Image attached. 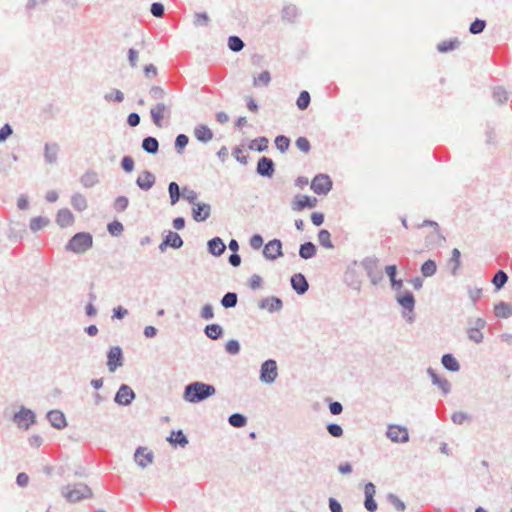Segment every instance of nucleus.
I'll use <instances>...</instances> for the list:
<instances>
[{
	"label": "nucleus",
	"instance_id": "nucleus-1",
	"mask_svg": "<svg viewBox=\"0 0 512 512\" xmlns=\"http://www.w3.org/2000/svg\"><path fill=\"white\" fill-rule=\"evenodd\" d=\"M216 394V388L200 381L192 382L185 386L183 399L188 403H199Z\"/></svg>",
	"mask_w": 512,
	"mask_h": 512
},
{
	"label": "nucleus",
	"instance_id": "nucleus-2",
	"mask_svg": "<svg viewBox=\"0 0 512 512\" xmlns=\"http://www.w3.org/2000/svg\"><path fill=\"white\" fill-rule=\"evenodd\" d=\"M93 245V237L88 232L76 233L65 245L67 251L83 254L87 252Z\"/></svg>",
	"mask_w": 512,
	"mask_h": 512
},
{
	"label": "nucleus",
	"instance_id": "nucleus-3",
	"mask_svg": "<svg viewBox=\"0 0 512 512\" xmlns=\"http://www.w3.org/2000/svg\"><path fill=\"white\" fill-rule=\"evenodd\" d=\"M361 267L366 272L370 283L374 286L378 285L383 280V272L380 267V261L375 256L365 257L360 262Z\"/></svg>",
	"mask_w": 512,
	"mask_h": 512
},
{
	"label": "nucleus",
	"instance_id": "nucleus-4",
	"mask_svg": "<svg viewBox=\"0 0 512 512\" xmlns=\"http://www.w3.org/2000/svg\"><path fill=\"white\" fill-rule=\"evenodd\" d=\"M62 495L70 502H77L92 496L91 489L83 483L67 485L62 488Z\"/></svg>",
	"mask_w": 512,
	"mask_h": 512
},
{
	"label": "nucleus",
	"instance_id": "nucleus-5",
	"mask_svg": "<svg viewBox=\"0 0 512 512\" xmlns=\"http://www.w3.org/2000/svg\"><path fill=\"white\" fill-rule=\"evenodd\" d=\"M395 299L397 303L403 308L402 316L406 319L407 322L412 323L414 321V308H415V298L413 294L405 290L401 293H396Z\"/></svg>",
	"mask_w": 512,
	"mask_h": 512
},
{
	"label": "nucleus",
	"instance_id": "nucleus-6",
	"mask_svg": "<svg viewBox=\"0 0 512 512\" xmlns=\"http://www.w3.org/2000/svg\"><path fill=\"white\" fill-rule=\"evenodd\" d=\"M278 377L277 363L273 359H268L261 364L259 379L262 383L273 384Z\"/></svg>",
	"mask_w": 512,
	"mask_h": 512
},
{
	"label": "nucleus",
	"instance_id": "nucleus-7",
	"mask_svg": "<svg viewBox=\"0 0 512 512\" xmlns=\"http://www.w3.org/2000/svg\"><path fill=\"white\" fill-rule=\"evenodd\" d=\"M311 189L318 195H326L332 189V181L328 175L318 174L311 182Z\"/></svg>",
	"mask_w": 512,
	"mask_h": 512
},
{
	"label": "nucleus",
	"instance_id": "nucleus-8",
	"mask_svg": "<svg viewBox=\"0 0 512 512\" xmlns=\"http://www.w3.org/2000/svg\"><path fill=\"white\" fill-rule=\"evenodd\" d=\"M386 436L388 439L395 443H406L409 441L408 429L401 425H388Z\"/></svg>",
	"mask_w": 512,
	"mask_h": 512
},
{
	"label": "nucleus",
	"instance_id": "nucleus-9",
	"mask_svg": "<svg viewBox=\"0 0 512 512\" xmlns=\"http://www.w3.org/2000/svg\"><path fill=\"white\" fill-rule=\"evenodd\" d=\"M35 418V413L32 410L22 407L20 411L14 415L13 421L18 427L27 430L35 423Z\"/></svg>",
	"mask_w": 512,
	"mask_h": 512
},
{
	"label": "nucleus",
	"instance_id": "nucleus-10",
	"mask_svg": "<svg viewBox=\"0 0 512 512\" xmlns=\"http://www.w3.org/2000/svg\"><path fill=\"white\" fill-rule=\"evenodd\" d=\"M107 358V368L111 373L115 372L117 368L123 365V354L119 346L110 348Z\"/></svg>",
	"mask_w": 512,
	"mask_h": 512
},
{
	"label": "nucleus",
	"instance_id": "nucleus-11",
	"mask_svg": "<svg viewBox=\"0 0 512 512\" xmlns=\"http://www.w3.org/2000/svg\"><path fill=\"white\" fill-rule=\"evenodd\" d=\"M169 114L170 106L163 102H158L150 110L152 121L157 127L162 126V120L164 119V117L169 116Z\"/></svg>",
	"mask_w": 512,
	"mask_h": 512
},
{
	"label": "nucleus",
	"instance_id": "nucleus-12",
	"mask_svg": "<svg viewBox=\"0 0 512 512\" xmlns=\"http://www.w3.org/2000/svg\"><path fill=\"white\" fill-rule=\"evenodd\" d=\"M135 397L136 394L131 387L126 384H122L115 395L114 401L119 405L127 406L132 403Z\"/></svg>",
	"mask_w": 512,
	"mask_h": 512
},
{
	"label": "nucleus",
	"instance_id": "nucleus-13",
	"mask_svg": "<svg viewBox=\"0 0 512 512\" xmlns=\"http://www.w3.org/2000/svg\"><path fill=\"white\" fill-rule=\"evenodd\" d=\"M263 255L268 260H276L278 257L282 256L281 241L278 239L269 241L263 249Z\"/></svg>",
	"mask_w": 512,
	"mask_h": 512
},
{
	"label": "nucleus",
	"instance_id": "nucleus-14",
	"mask_svg": "<svg viewBox=\"0 0 512 512\" xmlns=\"http://www.w3.org/2000/svg\"><path fill=\"white\" fill-rule=\"evenodd\" d=\"M258 307L267 310L270 313L278 312L283 308V302L280 298L271 296L263 298L259 301Z\"/></svg>",
	"mask_w": 512,
	"mask_h": 512
},
{
	"label": "nucleus",
	"instance_id": "nucleus-15",
	"mask_svg": "<svg viewBox=\"0 0 512 512\" xmlns=\"http://www.w3.org/2000/svg\"><path fill=\"white\" fill-rule=\"evenodd\" d=\"M154 455L145 447H138L134 454V460L141 468H146L153 462Z\"/></svg>",
	"mask_w": 512,
	"mask_h": 512
},
{
	"label": "nucleus",
	"instance_id": "nucleus-16",
	"mask_svg": "<svg viewBox=\"0 0 512 512\" xmlns=\"http://www.w3.org/2000/svg\"><path fill=\"white\" fill-rule=\"evenodd\" d=\"M256 171L260 176L271 178L275 172L274 162L268 157H261L258 160Z\"/></svg>",
	"mask_w": 512,
	"mask_h": 512
},
{
	"label": "nucleus",
	"instance_id": "nucleus-17",
	"mask_svg": "<svg viewBox=\"0 0 512 512\" xmlns=\"http://www.w3.org/2000/svg\"><path fill=\"white\" fill-rule=\"evenodd\" d=\"M211 206L207 203H196L192 209L193 219L197 222H203L210 217Z\"/></svg>",
	"mask_w": 512,
	"mask_h": 512
},
{
	"label": "nucleus",
	"instance_id": "nucleus-18",
	"mask_svg": "<svg viewBox=\"0 0 512 512\" xmlns=\"http://www.w3.org/2000/svg\"><path fill=\"white\" fill-rule=\"evenodd\" d=\"M317 205V199L306 195H297L292 203L294 211H301L304 208H314Z\"/></svg>",
	"mask_w": 512,
	"mask_h": 512
},
{
	"label": "nucleus",
	"instance_id": "nucleus-19",
	"mask_svg": "<svg viewBox=\"0 0 512 512\" xmlns=\"http://www.w3.org/2000/svg\"><path fill=\"white\" fill-rule=\"evenodd\" d=\"M155 181V176L150 171L145 170L136 179V184L141 190L148 191L154 186Z\"/></svg>",
	"mask_w": 512,
	"mask_h": 512
},
{
	"label": "nucleus",
	"instance_id": "nucleus-20",
	"mask_svg": "<svg viewBox=\"0 0 512 512\" xmlns=\"http://www.w3.org/2000/svg\"><path fill=\"white\" fill-rule=\"evenodd\" d=\"M291 286L300 295L306 293L309 289V284L301 273H296L291 277Z\"/></svg>",
	"mask_w": 512,
	"mask_h": 512
},
{
	"label": "nucleus",
	"instance_id": "nucleus-21",
	"mask_svg": "<svg viewBox=\"0 0 512 512\" xmlns=\"http://www.w3.org/2000/svg\"><path fill=\"white\" fill-rule=\"evenodd\" d=\"M47 418L50 424L56 429H63L67 426L66 418L60 410L48 412Z\"/></svg>",
	"mask_w": 512,
	"mask_h": 512
},
{
	"label": "nucleus",
	"instance_id": "nucleus-22",
	"mask_svg": "<svg viewBox=\"0 0 512 512\" xmlns=\"http://www.w3.org/2000/svg\"><path fill=\"white\" fill-rule=\"evenodd\" d=\"M427 373L430 375L432 383L439 387L444 394H448L451 390V384L446 378H442L432 368H428Z\"/></svg>",
	"mask_w": 512,
	"mask_h": 512
},
{
	"label": "nucleus",
	"instance_id": "nucleus-23",
	"mask_svg": "<svg viewBox=\"0 0 512 512\" xmlns=\"http://www.w3.org/2000/svg\"><path fill=\"white\" fill-rule=\"evenodd\" d=\"M193 133H194V137L202 143H207L213 139L212 130L207 125H204V124L197 125L194 128Z\"/></svg>",
	"mask_w": 512,
	"mask_h": 512
},
{
	"label": "nucleus",
	"instance_id": "nucleus-24",
	"mask_svg": "<svg viewBox=\"0 0 512 512\" xmlns=\"http://www.w3.org/2000/svg\"><path fill=\"white\" fill-rule=\"evenodd\" d=\"M59 145L57 143H46L44 146V159L48 164H55L58 159Z\"/></svg>",
	"mask_w": 512,
	"mask_h": 512
},
{
	"label": "nucleus",
	"instance_id": "nucleus-25",
	"mask_svg": "<svg viewBox=\"0 0 512 512\" xmlns=\"http://www.w3.org/2000/svg\"><path fill=\"white\" fill-rule=\"evenodd\" d=\"M56 222L60 227H69L74 222V216L69 209L63 208L58 211Z\"/></svg>",
	"mask_w": 512,
	"mask_h": 512
},
{
	"label": "nucleus",
	"instance_id": "nucleus-26",
	"mask_svg": "<svg viewBox=\"0 0 512 512\" xmlns=\"http://www.w3.org/2000/svg\"><path fill=\"white\" fill-rule=\"evenodd\" d=\"M208 251L214 256H220L224 253L226 246L221 238L214 237L208 241Z\"/></svg>",
	"mask_w": 512,
	"mask_h": 512
},
{
	"label": "nucleus",
	"instance_id": "nucleus-27",
	"mask_svg": "<svg viewBox=\"0 0 512 512\" xmlns=\"http://www.w3.org/2000/svg\"><path fill=\"white\" fill-rule=\"evenodd\" d=\"M98 181H99L98 174L92 170H88L80 178V183L85 188H91V187L95 186L98 183Z\"/></svg>",
	"mask_w": 512,
	"mask_h": 512
},
{
	"label": "nucleus",
	"instance_id": "nucleus-28",
	"mask_svg": "<svg viewBox=\"0 0 512 512\" xmlns=\"http://www.w3.org/2000/svg\"><path fill=\"white\" fill-rule=\"evenodd\" d=\"M442 365L451 372L460 370V364L452 354H444L441 359Z\"/></svg>",
	"mask_w": 512,
	"mask_h": 512
},
{
	"label": "nucleus",
	"instance_id": "nucleus-29",
	"mask_svg": "<svg viewBox=\"0 0 512 512\" xmlns=\"http://www.w3.org/2000/svg\"><path fill=\"white\" fill-rule=\"evenodd\" d=\"M164 239L165 245H168L171 248L179 249L183 246V240L176 232L169 231Z\"/></svg>",
	"mask_w": 512,
	"mask_h": 512
},
{
	"label": "nucleus",
	"instance_id": "nucleus-30",
	"mask_svg": "<svg viewBox=\"0 0 512 512\" xmlns=\"http://www.w3.org/2000/svg\"><path fill=\"white\" fill-rule=\"evenodd\" d=\"M142 148L145 152L149 154H155L158 152L159 143L158 140L154 137H146L142 141Z\"/></svg>",
	"mask_w": 512,
	"mask_h": 512
},
{
	"label": "nucleus",
	"instance_id": "nucleus-31",
	"mask_svg": "<svg viewBox=\"0 0 512 512\" xmlns=\"http://www.w3.org/2000/svg\"><path fill=\"white\" fill-rule=\"evenodd\" d=\"M71 205L79 212L84 211L87 208V200L81 193H75L71 197Z\"/></svg>",
	"mask_w": 512,
	"mask_h": 512
},
{
	"label": "nucleus",
	"instance_id": "nucleus-32",
	"mask_svg": "<svg viewBox=\"0 0 512 512\" xmlns=\"http://www.w3.org/2000/svg\"><path fill=\"white\" fill-rule=\"evenodd\" d=\"M204 332L208 338L217 340L223 335V328L219 324H209L205 327Z\"/></svg>",
	"mask_w": 512,
	"mask_h": 512
},
{
	"label": "nucleus",
	"instance_id": "nucleus-33",
	"mask_svg": "<svg viewBox=\"0 0 512 512\" xmlns=\"http://www.w3.org/2000/svg\"><path fill=\"white\" fill-rule=\"evenodd\" d=\"M461 253L457 248H454L452 250V255L449 260L450 265V271L453 276H456L458 274V270L460 268L461 262H460Z\"/></svg>",
	"mask_w": 512,
	"mask_h": 512
},
{
	"label": "nucleus",
	"instance_id": "nucleus-34",
	"mask_svg": "<svg viewBox=\"0 0 512 512\" xmlns=\"http://www.w3.org/2000/svg\"><path fill=\"white\" fill-rule=\"evenodd\" d=\"M494 313L496 317L508 318L512 315V307L505 302H500L495 305Z\"/></svg>",
	"mask_w": 512,
	"mask_h": 512
},
{
	"label": "nucleus",
	"instance_id": "nucleus-35",
	"mask_svg": "<svg viewBox=\"0 0 512 512\" xmlns=\"http://www.w3.org/2000/svg\"><path fill=\"white\" fill-rule=\"evenodd\" d=\"M299 255L303 259H310L316 255V247L312 242H306L300 246Z\"/></svg>",
	"mask_w": 512,
	"mask_h": 512
},
{
	"label": "nucleus",
	"instance_id": "nucleus-36",
	"mask_svg": "<svg viewBox=\"0 0 512 512\" xmlns=\"http://www.w3.org/2000/svg\"><path fill=\"white\" fill-rule=\"evenodd\" d=\"M48 224H49L48 218L38 216V217H34L30 220L29 227L32 232H37V231L43 229L44 227H46Z\"/></svg>",
	"mask_w": 512,
	"mask_h": 512
},
{
	"label": "nucleus",
	"instance_id": "nucleus-37",
	"mask_svg": "<svg viewBox=\"0 0 512 512\" xmlns=\"http://www.w3.org/2000/svg\"><path fill=\"white\" fill-rule=\"evenodd\" d=\"M355 271L351 268L348 269V271L345 274L346 282L350 288L353 290L359 291L361 289V280L358 278H354Z\"/></svg>",
	"mask_w": 512,
	"mask_h": 512
},
{
	"label": "nucleus",
	"instance_id": "nucleus-38",
	"mask_svg": "<svg viewBox=\"0 0 512 512\" xmlns=\"http://www.w3.org/2000/svg\"><path fill=\"white\" fill-rule=\"evenodd\" d=\"M167 440L172 444H179L181 447H185L188 444V439L183 434L182 430H178L176 432L173 431Z\"/></svg>",
	"mask_w": 512,
	"mask_h": 512
},
{
	"label": "nucleus",
	"instance_id": "nucleus-39",
	"mask_svg": "<svg viewBox=\"0 0 512 512\" xmlns=\"http://www.w3.org/2000/svg\"><path fill=\"white\" fill-rule=\"evenodd\" d=\"M318 241L319 243L327 248V249H333L334 248V245L331 241V234L328 230L326 229H322L319 231L318 233Z\"/></svg>",
	"mask_w": 512,
	"mask_h": 512
},
{
	"label": "nucleus",
	"instance_id": "nucleus-40",
	"mask_svg": "<svg viewBox=\"0 0 512 512\" xmlns=\"http://www.w3.org/2000/svg\"><path fill=\"white\" fill-rule=\"evenodd\" d=\"M437 271V265L434 260H427L421 266V273L424 277H431Z\"/></svg>",
	"mask_w": 512,
	"mask_h": 512
},
{
	"label": "nucleus",
	"instance_id": "nucleus-41",
	"mask_svg": "<svg viewBox=\"0 0 512 512\" xmlns=\"http://www.w3.org/2000/svg\"><path fill=\"white\" fill-rule=\"evenodd\" d=\"M237 294L234 292H227L221 299V304L224 308H234L237 305Z\"/></svg>",
	"mask_w": 512,
	"mask_h": 512
},
{
	"label": "nucleus",
	"instance_id": "nucleus-42",
	"mask_svg": "<svg viewBox=\"0 0 512 512\" xmlns=\"http://www.w3.org/2000/svg\"><path fill=\"white\" fill-rule=\"evenodd\" d=\"M168 192L171 204L175 205L181 196L179 185L176 182H170L168 185Z\"/></svg>",
	"mask_w": 512,
	"mask_h": 512
},
{
	"label": "nucleus",
	"instance_id": "nucleus-43",
	"mask_svg": "<svg viewBox=\"0 0 512 512\" xmlns=\"http://www.w3.org/2000/svg\"><path fill=\"white\" fill-rule=\"evenodd\" d=\"M298 14L297 7L293 4L286 5L282 10V18L292 22Z\"/></svg>",
	"mask_w": 512,
	"mask_h": 512
},
{
	"label": "nucleus",
	"instance_id": "nucleus-44",
	"mask_svg": "<svg viewBox=\"0 0 512 512\" xmlns=\"http://www.w3.org/2000/svg\"><path fill=\"white\" fill-rule=\"evenodd\" d=\"M228 422L233 427L241 428L246 425L247 418L240 413H234L229 416Z\"/></svg>",
	"mask_w": 512,
	"mask_h": 512
},
{
	"label": "nucleus",
	"instance_id": "nucleus-45",
	"mask_svg": "<svg viewBox=\"0 0 512 512\" xmlns=\"http://www.w3.org/2000/svg\"><path fill=\"white\" fill-rule=\"evenodd\" d=\"M270 81H271L270 73L268 71H263L259 74L258 77L254 78L253 85L255 87H260V86L266 87L269 85Z\"/></svg>",
	"mask_w": 512,
	"mask_h": 512
},
{
	"label": "nucleus",
	"instance_id": "nucleus-46",
	"mask_svg": "<svg viewBox=\"0 0 512 512\" xmlns=\"http://www.w3.org/2000/svg\"><path fill=\"white\" fill-rule=\"evenodd\" d=\"M245 44L238 36H230L228 38V47L233 52H239L244 48Z\"/></svg>",
	"mask_w": 512,
	"mask_h": 512
},
{
	"label": "nucleus",
	"instance_id": "nucleus-47",
	"mask_svg": "<svg viewBox=\"0 0 512 512\" xmlns=\"http://www.w3.org/2000/svg\"><path fill=\"white\" fill-rule=\"evenodd\" d=\"M387 500L398 512H403L406 509L405 503L395 494H388Z\"/></svg>",
	"mask_w": 512,
	"mask_h": 512
},
{
	"label": "nucleus",
	"instance_id": "nucleus-48",
	"mask_svg": "<svg viewBox=\"0 0 512 512\" xmlns=\"http://www.w3.org/2000/svg\"><path fill=\"white\" fill-rule=\"evenodd\" d=\"M104 99L107 102L121 103L124 100V94L118 89H113L104 95Z\"/></svg>",
	"mask_w": 512,
	"mask_h": 512
},
{
	"label": "nucleus",
	"instance_id": "nucleus-49",
	"mask_svg": "<svg viewBox=\"0 0 512 512\" xmlns=\"http://www.w3.org/2000/svg\"><path fill=\"white\" fill-rule=\"evenodd\" d=\"M508 281V276L507 274L502 271V270H499L493 277L492 279V283L494 284V286L496 287V289H501L505 284L506 282Z\"/></svg>",
	"mask_w": 512,
	"mask_h": 512
},
{
	"label": "nucleus",
	"instance_id": "nucleus-50",
	"mask_svg": "<svg viewBox=\"0 0 512 512\" xmlns=\"http://www.w3.org/2000/svg\"><path fill=\"white\" fill-rule=\"evenodd\" d=\"M275 145H276V148L281 153H284L288 150V148L290 146V139L284 135L277 136L275 139Z\"/></svg>",
	"mask_w": 512,
	"mask_h": 512
},
{
	"label": "nucleus",
	"instance_id": "nucleus-51",
	"mask_svg": "<svg viewBox=\"0 0 512 512\" xmlns=\"http://www.w3.org/2000/svg\"><path fill=\"white\" fill-rule=\"evenodd\" d=\"M268 148V139L266 137H259L253 140L250 144V149H255L259 152L265 151Z\"/></svg>",
	"mask_w": 512,
	"mask_h": 512
},
{
	"label": "nucleus",
	"instance_id": "nucleus-52",
	"mask_svg": "<svg viewBox=\"0 0 512 512\" xmlns=\"http://www.w3.org/2000/svg\"><path fill=\"white\" fill-rule=\"evenodd\" d=\"M129 200L126 196H118L113 203V208L117 212H123L127 209Z\"/></svg>",
	"mask_w": 512,
	"mask_h": 512
},
{
	"label": "nucleus",
	"instance_id": "nucleus-53",
	"mask_svg": "<svg viewBox=\"0 0 512 512\" xmlns=\"http://www.w3.org/2000/svg\"><path fill=\"white\" fill-rule=\"evenodd\" d=\"M107 230L112 236H119L122 234L124 227L119 221H113L107 225Z\"/></svg>",
	"mask_w": 512,
	"mask_h": 512
},
{
	"label": "nucleus",
	"instance_id": "nucleus-54",
	"mask_svg": "<svg viewBox=\"0 0 512 512\" xmlns=\"http://www.w3.org/2000/svg\"><path fill=\"white\" fill-rule=\"evenodd\" d=\"M149 95H150L151 99H153L155 101H160L165 98L166 92L160 86H152L149 90Z\"/></svg>",
	"mask_w": 512,
	"mask_h": 512
},
{
	"label": "nucleus",
	"instance_id": "nucleus-55",
	"mask_svg": "<svg viewBox=\"0 0 512 512\" xmlns=\"http://www.w3.org/2000/svg\"><path fill=\"white\" fill-rule=\"evenodd\" d=\"M310 94L307 91H302L297 99V106L300 110H305L310 104Z\"/></svg>",
	"mask_w": 512,
	"mask_h": 512
},
{
	"label": "nucleus",
	"instance_id": "nucleus-56",
	"mask_svg": "<svg viewBox=\"0 0 512 512\" xmlns=\"http://www.w3.org/2000/svg\"><path fill=\"white\" fill-rule=\"evenodd\" d=\"M467 336L468 338L473 341L476 344H479L483 341L484 335L482 333V330H477L474 328H468L467 330Z\"/></svg>",
	"mask_w": 512,
	"mask_h": 512
},
{
	"label": "nucleus",
	"instance_id": "nucleus-57",
	"mask_svg": "<svg viewBox=\"0 0 512 512\" xmlns=\"http://www.w3.org/2000/svg\"><path fill=\"white\" fill-rule=\"evenodd\" d=\"M508 98V94L502 87H497L493 90V99L496 103L502 104Z\"/></svg>",
	"mask_w": 512,
	"mask_h": 512
},
{
	"label": "nucleus",
	"instance_id": "nucleus-58",
	"mask_svg": "<svg viewBox=\"0 0 512 512\" xmlns=\"http://www.w3.org/2000/svg\"><path fill=\"white\" fill-rule=\"evenodd\" d=\"M486 26V22L481 19H476L474 22L471 23L469 27V31L471 34H479L481 33Z\"/></svg>",
	"mask_w": 512,
	"mask_h": 512
},
{
	"label": "nucleus",
	"instance_id": "nucleus-59",
	"mask_svg": "<svg viewBox=\"0 0 512 512\" xmlns=\"http://www.w3.org/2000/svg\"><path fill=\"white\" fill-rule=\"evenodd\" d=\"M183 199L188 201L190 204L195 205L197 202L198 194L196 191L188 188H184L182 192Z\"/></svg>",
	"mask_w": 512,
	"mask_h": 512
},
{
	"label": "nucleus",
	"instance_id": "nucleus-60",
	"mask_svg": "<svg viewBox=\"0 0 512 512\" xmlns=\"http://www.w3.org/2000/svg\"><path fill=\"white\" fill-rule=\"evenodd\" d=\"M458 46H459V41L458 40L444 41V42L438 44L437 49L440 52H448V51H451V50L455 49Z\"/></svg>",
	"mask_w": 512,
	"mask_h": 512
},
{
	"label": "nucleus",
	"instance_id": "nucleus-61",
	"mask_svg": "<svg viewBox=\"0 0 512 512\" xmlns=\"http://www.w3.org/2000/svg\"><path fill=\"white\" fill-rule=\"evenodd\" d=\"M189 138L185 134H179L175 139V148L181 153V151L187 146Z\"/></svg>",
	"mask_w": 512,
	"mask_h": 512
},
{
	"label": "nucleus",
	"instance_id": "nucleus-62",
	"mask_svg": "<svg viewBox=\"0 0 512 512\" xmlns=\"http://www.w3.org/2000/svg\"><path fill=\"white\" fill-rule=\"evenodd\" d=\"M226 352L231 355H236L240 351V344L237 340H229L225 345Z\"/></svg>",
	"mask_w": 512,
	"mask_h": 512
},
{
	"label": "nucleus",
	"instance_id": "nucleus-63",
	"mask_svg": "<svg viewBox=\"0 0 512 512\" xmlns=\"http://www.w3.org/2000/svg\"><path fill=\"white\" fill-rule=\"evenodd\" d=\"M209 23V16L207 13H196L194 16V25L195 26H207Z\"/></svg>",
	"mask_w": 512,
	"mask_h": 512
},
{
	"label": "nucleus",
	"instance_id": "nucleus-64",
	"mask_svg": "<svg viewBox=\"0 0 512 512\" xmlns=\"http://www.w3.org/2000/svg\"><path fill=\"white\" fill-rule=\"evenodd\" d=\"M295 144H296V147H297L300 151H302V152H304V153H308V152L310 151V148H311V146H310V142H309V141H308V139H307V138H305V137H299V138L296 140Z\"/></svg>",
	"mask_w": 512,
	"mask_h": 512
}]
</instances>
